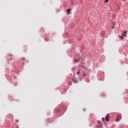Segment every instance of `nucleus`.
Wrapping results in <instances>:
<instances>
[{"label":"nucleus","instance_id":"4468645a","mask_svg":"<svg viewBox=\"0 0 128 128\" xmlns=\"http://www.w3.org/2000/svg\"><path fill=\"white\" fill-rule=\"evenodd\" d=\"M114 26H112V29H114Z\"/></svg>","mask_w":128,"mask_h":128},{"label":"nucleus","instance_id":"9b49d317","mask_svg":"<svg viewBox=\"0 0 128 128\" xmlns=\"http://www.w3.org/2000/svg\"><path fill=\"white\" fill-rule=\"evenodd\" d=\"M120 38H121L122 40H124V37L122 36H120Z\"/></svg>","mask_w":128,"mask_h":128},{"label":"nucleus","instance_id":"6e6552de","mask_svg":"<svg viewBox=\"0 0 128 128\" xmlns=\"http://www.w3.org/2000/svg\"><path fill=\"white\" fill-rule=\"evenodd\" d=\"M15 122H16L18 124L19 122L20 121L18 120H15Z\"/></svg>","mask_w":128,"mask_h":128},{"label":"nucleus","instance_id":"f8f14e48","mask_svg":"<svg viewBox=\"0 0 128 128\" xmlns=\"http://www.w3.org/2000/svg\"><path fill=\"white\" fill-rule=\"evenodd\" d=\"M80 72H76V74H80Z\"/></svg>","mask_w":128,"mask_h":128},{"label":"nucleus","instance_id":"423d86ee","mask_svg":"<svg viewBox=\"0 0 128 128\" xmlns=\"http://www.w3.org/2000/svg\"><path fill=\"white\" fill-rule=\"evenodd\" d=\"M122 36H126V31H124L123 32V34H122Z\"/></svg>","mask_w":128,"mask_h":128},{"label":"nucleus","instance_id":"ddd939ff","mask_svg":"<svg viewBox=\"0 0 128 128\" xmlns=\"http://www.w3.org/2000/svg\"><path fill=\"white\" fill-rule=\"evenodd\" d=\"M114 24H116V22H114V23L113 24V26H114Z\"/></svg>","mask_w":128,"mask_h":128},{"label":"nucleus","instance_id":"20e7f679","mask_svg":"<svg viewBox=\"0 0 128 128\" xmlns=\"http://www.w3.org/2000/svg\"><path fill=\"white\" fill-rule=\"evenodd\" d=\"M73 82H74V84H76V82H78V80L76 78H74L72 80Z\"/></svg>","mask_w":128,"mask_h":128},{"label":"nucleus","instance_id":"2eb2a0df","mask_svg":"<svg viewBox=\"0 0 128 128\" xmlns=\"http://www.w3.org/2000/svg\"><path fill=\"white\" fill-rule=\"evenodd\" d=\"M124 0V2L126 1V0Z\"/></svg>","mask_w":128,"mask_h":128},{"label":"nucleus","instance_id":"1a4fd4ad","mask_svg":"<svg viewBox=\"0 0 128 128\" xmlns=\"http://www.w3.org/2000/svg\"><path fill=\"white\" fill-rule=\"evenodd\" d=\"M74 62H78V59H75V60H74Z\"/></svg>","mask_w":128,"mask_h":128},{"label":"nucleus","instance_id":"f257e3e1","mask_svg":"<svg viewBox=\"0 0 128 128\" xmlns=\"http://www.w3.org/2000/svg\"><path fill=\"white\" fill-rule=\"evenodd\" d=\"M122 120V115L120 114H118L117 115V119H116V122H120Z\"/></svg>","mask_w":128,"mask_h":128},{"label":"nucleus","instance_id":"39448f33","mask_svg":"<svg viewBox=\"0 0 128 128\" xmlns=\"http://www.w3.org/2000/svg\"><path fill=\"white\" fill-rule=\"evenodd\" d=\"M70 10H72L71 8L68 9L67 10V12L68 14H70Z\"/></svg>","mask_w":128,"mask_h":128},{"label":"nucleus","instance_id":"9d476101","mask_svg":"<svg viewBox=\"0 0 128 128\" xmlns=\"http://www.w3.org/2000/svg\"><path fill=\"white\" fill-rule=\"evenodd\" d=\"M104 2H108V0H105L104 1Z\"/></svg>","mask_w":128,"mask_h":128},{"label":"nucleus","instance_id":"0eeeda50","mask_svg":"<svg viewBox=\"0 0 128 128\" xmlns=\"http://www.w3.org/2000/svg\"><path fill=\"white\" fill-rule=\"evenodd\" d=\"M98 128H102V124H100V123L99 122V125L98 126Z\"/></svg>","mask_w":128,"mask_h":128},{"label":"nucleus","instance_id":"7ed1b4c3","mask_svg":"<svg viewBox=\"0 0 128 128\" xmlns=\"http://www.w3.org/2000/svg\"><path fill=\"white\" fill-rule=\"evenodd\" d=\"M102 122H104V126H108V122H106L104 121V118H102Z\"/></svg>","mask_w":128,"mask_h":128},{"label":"nucleus","instance_id":"f03ea898","mask_svg":"<svg viewBox=\"0 0 128 128\" xmlns=\"http://www.w3.org/2000/svg\"><path fill=\"white\" fill-rule=\"evenodd\" d=\"M108 116H110V114H108L106 117V122H109V120H108Z\"/></svg>","mask_w":128,"mask_h":128}]
</instances>
